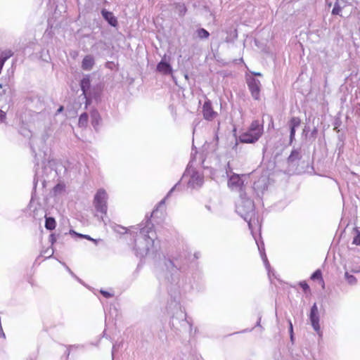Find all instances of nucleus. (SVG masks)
I'll return each instance as SVG.
<instances>
[{"label":"nucleus","mask_w":360,"mask_h":360,"mask_svg":"<svg viewBox=\"0 0 360 360\" xmlns=\"http://www.w3.org/2000/svg\"><path fill=\"white\" fill-rule=\"evenodd\" d=\"M263 131V124L259 120H254L251 122L248 129L240 135V141L245 143H255L262 136Z\"/></svg>","instance_id":"obj_1"},{"label":"nucleus","mask_w":360,"mask_h":360,"mask_svg":"<svg viewBox=\"0 0 360 360\" xmlns=\"http://www.w3.org/2000/svg\"><path fill=\"white\" fill-rule=\"evenodd\" d=\"M107 193L105 190L99 189L95 195L94 204L98 212L103 214H106L107 204H106Z\"/></svg>","instance_id":"obj_2"},{"label":"nucleus","mask_w":360,"mask_h":360,"mask_svg":"<svg viewBox=\"0 0 360 360\" xmlns=\"http://www.w3.org/2000/svg\"><path fill=\"white\" fill-rule=\"evenodd\" d=\"M202 113L203 118L207 121L214 120L218 115L212 106L211 101L208 98L205 100L202 107Z\"/></svg>","instance_id":"obj_3"},{"label":"nucleus","mask_w":360,"mask_h":360,"mask_svg":"<svg viewBox=\"0 0 360 360\" xmlns=\"http://www.w3.org/2000/svg\"><path fill=\"white\" fill-rule=\"evenodd\" d=\"M247 84L252 96L254 99L259 100L260 97V82L255 78H251L248 80Z\"/></svg>","instance_id":"obj_4"},{"label":"nucleus","mask_w":360,"mask_h":360,"mask_svg":"<svg viewBox=\"0 0 360 360\" xmlns=\"http://www.w3.org/2000/svg\"><path fill=\"white\" fill-rule=\"evenodd\" d=\"M229 186L232 188H241L243 186V181L238 174H233L229 180Z\"/></svg>","instance_id":"obj_5"},{"label":"nucleus","mask_w":360,"mask_h":360,"mask_svg":"<svg viewBox=\"0 0 360 360\" xmlns=\"http://www.w3.org/2000/svg\"><path fill=\"white\" fill-rule=\"evenodd\" d=\"M102 15L104 18V19L108 21V22L113 26L116 27L117 25V20L114 16L113 13L112 12L108 11L105 9L102 10L101 11Z\"/></svg>","instance_id":"obj_6"},{"label":"nucleus","mask_w":360,"mask_h":360,"mask_svg":"<svg viewBox=\"0 0 360 360\" xmlns=\"http://www.w3.org/2000/svg\"><path fill=\"white\" fill-rule=\"evenodd\" d=\"M157 70L163 75L172 73V69L170 65L166 62L160 61L157 65Z\"/></svg>","instance_id":"obj_7"},{"label":"nucleus","mask_w":360,"mask_h":360,"mask_svg":"<svg viewBox=\"0 0 360 360\" xmlns=\"http://www.w3.org/2000/svg\"><path fill=\"white\" fill-rule=\"evenodd\" d=\"M94 65V59L90 56H86L82 63V68L84 70H90Z\"/></svg>","instance_id":"obj_8"},{"label":"nucleus","mask_w":360,"mask_h":360,"mask_svg":"<svg viewBox=\"0 0 360 360\" xmlns=\"http://www.w3.org/2000/svg\"><path fill=\"white\" fill-rule=\"evenodd\" d=\"M311 279L313 281H316V280L319 281V282L321 285L322 288H324L325 282H324L323 276H322V272L320 269H317L314 272V274L311 276Z\"/></svg>","instance_id":"obj_9"},{"label":"nucleus","mask_w":360,"mask_h":360,"mask_svg":"<svg viewBox=\"0 0 360 360\" xmlns=\"http://www.w3.org/2000/svg\"><path fill=\"white\" fill-rule=\"evenodd\" d=\"M311 325L314 329L321 335V328L319 325V316H309Z\"/></svg>","instance_id":"obj_10"},{"label":"nucleus","mask_w":360,"mask_h":360,"mask_svg":"<svg viewBox=\"0 0 360 360\" xmlns=\"http://www.w3.org/2000/svg\"><path fill=\"white\" fill-rule=\"evenodd\" d=\"M56 222L53 217H46L45 221V227L49 230H53L56 228Z\"/></svg>","instance_id":"obj_11"},{"label":"nucleus","mask_w":360,"mask_h":360,"mask_svg":"<svg viewBox=\"0 0 360 360\" xmlns=\"http://www.w3.org/2000/svg\"><path fill=\"white\" fill-rule=\"evenodd\" d=\"M340 1H343L342 0H336L334 7L332 10L333 15H340L342 9V6H341Z\"/></svg>","instance_id":"obj_12"},{"label":"nucleus","mask_w":360,"mask_h":360,"mask_svg":"<svg viewBox=\"0 0 360 360\" xmlns=\"http://www.w3.org/2000/svg\"><path fill=\"white\" fill-rule=\"evenodd\" d=\"M288 124L289 127L297 128L300 125L301 120L298 117H293L290 120Z\"/></svg>","instance_id":"obj_13"},{"label":"nucleus","mask_w":360,"mask_h":360,"mask_svg":"<svg viewBox=\"0 0 360 360\" xmlns=\"http://www.w3.org/2000/svg\"><path fill=\"white\" fill-rule=\"evenodd\" d=\"M88 115L86 113H82L79 118V125L80 127H85L88 122Z\"/></svg>","instance_id":"obj_14"},{"label":"nucleus","mask_w":360,"mask_h":360,"mask_svg":"<svg viewBox=\"0 0 360 360\" xmlns=\"http://www.w3.org/2000/svg\"><path fill=\"white\" fill-rule=\"evenodd\" d=\"M13 52L11 50L6 51L1 53L0 61L4 63L8 60L9 58H11L13 56Z\"/></svg>","instance_id":"obj_15"},{"label":"nucleus","mask_w":360,"mask_h":360,"mask_svg":"<svg viewBox=\"0 0 360 360\" xmlns=\"http://www.w3.org/2000/svg\"><path fill=\"white\" fill-rule=\"evenodd\" d=\"M198 37L201 39H207L210 36V33L204 28H200L197 30Z\"/></svg>","instance_id":"obj_16"},{"label":"nucleus","mask_w":360,"mask_h":360,"mask_svg":"<svg viewBox=\"0 0 360 360\" xmlns=\"http://www.w3.org/2000/svg\"><path fill=\"white\" fill-rule=\"evenodd\" d=\"M300 286L302 288L304 293H309L310 294V288L309 285L306 281H301L299 283Z\"/></svg>","instance_id":"obj_17"},{"label":"nucleus","mask_w":360,"mask_h":360,"mask_svg":"<svg viewBox=\"0 0 360 360\" xmlns=\"http://www.w3.org/2000/svg\"><path fill=\"white\" fill-rule=\"evenodd\" d=\"M345 277L350 284H354L356 282V278L352 275H349L347 272L345 273Z\"/></svg>","instance_id":"obj_18"},{"label":"nucleus","mask_w":360,"mask_h":360,"mask_svg":"<svg viewBox=\"0 0 360 360\" xmlns=\"http://www.w3.org/2000/svg\"><path fill=\"white\" fill-rule=\"evenodd\" d=\"M319 316L318 308H317V306L316 304H314L312 306V307L311 309V312H310L309 316Z\"/></svg>","instance_id":"obj_19"},{"label":"nucleus","mask_w":360,"mask_h":360,"mask_svg":"<svg viewBox=\"0 0 360 360\" xmlns=\"http://www.w3.org/2000/svg\"><path fill=\"white\" fill-rule=\"evenodd\" d=\"M290 141L292 142L295 139V127H290Z\"/></svg>","instance_id":"obj_20"},{"label":"nucleus","mask_w":360,"mask_h":360,"mask_svg":"<svg viewBox=\"0 0 360 360\" xmlns=\"http://www.w3.org/2000/svg\"><path fill=\"white\" fill-rule=\"evenodd\" d=\"M288 323H289V331H290V339L292 341V340H293V326H292V323L290 320L288 321Z\"/></svg>","instance_id":"obj_21"},{"label":"nucleus","mask_w":360,"mask_h":360,"mask_svg":"<svg viewBox=\"0 0 360 360\" xmlns=\"http://www.w3.org/2000/svg\"><path fill=\"white\" fill-rule=\"evenodd\" d=\"M89 79H83L82 80V84H81V86H82V89L84 91V88L86 86H89Z\"/></svg>","instance_id":"obj_22"},{"label":"nucleus","mask_w":360,"mask_h":360,"mask_svg":"<svg viewBox=\"0 0 360 360\" xmlns=\"http://www.w3.org/2000/svg\"><path fill=\"white\" fill-rule=\"evenodd\" d=\"M101 293L106 298H109L113 296V295L105 290H101Z\"/></svg>","instance_id":"obj_23"},{"label":"nucleus","mask_w":360,"mask_h":360,"mask_svg":"<svg viewBox=\"0 0 360 360\" xmlns=\"http://www.w3.org/2000/svg\"><path fill=\"white\" fill-rule=\"evenodd\" d=\"M179 11H180V14L184 15L186 12V6L183 4V5H179Z\"/></svg>","instance_id":"obj_24"},{"label":"nucleus","mask_w":360,"mask_h":360,"mask_svg":"<svg viewBox=\"0 0 360 360\" xmlns=\"http://www.w3.org/2000/svg\"><path fill=\"white\" fill-rule=\"evenodd\" d=\"M353 243L355 245H359L360 244V235L359 233L357 234V236L354 238Z\"/></svg>","instance_id":"obj_25"},{"label":"nucleus","mask_w":360,"mask_h":360,"mask_svg":"<svg viewBox=\"0 0 360 360\" xmlns=\"http://www.w3.org/2000/svg\"><path fill=\"white\" fill-rule=\"evenodd\" d=\"M6 120V112L0 110V122H4Z\"/></svg>","instance_id":"obj_26"},{"label":"nucleus","mask_w":360,"mask_h":360,"mask_svg":"<svg viewBox=\"0 0 360 360\" xmlns=\"http://www.w3.org/2000/svg\"><path fill=\"white\" fill-rule=\"evenodd\" d=\"M77 236L81 238H84V236H86V235L81 234V233H76Z\"/></svg>","instance_id":"obj_27"},{"label":"nucleus","mask_w":360,"mask_h":360,"mask_svg":"<svg viewBox=\"0 0 360 360\" xmlns=\"http://www.w3.org/2000/svg\"><path fill=\"white\" fill-rule=\"evenodd\" d=\"M84 238L88 240H90V241L93 240V238H91V236H89V235H86V236H84Z\"/></svg>","instance_id":"obj_28"},{"label":"nucleus","mask_w":360,"mask_h":360,"mask_svg":"<svg viewBox=\"0 0 360 360\" xmlns=\"http://www.w3.org/2000/svg\"><path fill=\"white\" fill-rule=\"evenodd\" d=\"M63 110V106H60V107L59 108V109L58 110V112H62Z\"/></svg>","instance_id":"obj_29"},{"label":"nucleus","mask_w":360,"mask_h":360,"mask_svg":"<svg viewBox=\"0 0 360 360\" xmlns=\"http://www.w3.org/2000/svg\"><path fill=\"white\" fill-rule=\"evenodd\" d=\"M252 74L256 76H261V74L259 72H253Z\"/></svg>","instance_id":"obj_30"},{"label":"nucleus","mask_w":360,"mask_h":360,"mask_svg":"<svg viewBox=\"0 0 360 360\" xmlns=\"http://www.w3.org/2000/svg\"><path fill=\"white\" fill-rule=\"evenodd\" d=\"M92 242H94L95 244H97L98 243V240L96 239H94L93 238V240H91Z\"/></svg>","instance_id":"obj_31"}]
</instances>
